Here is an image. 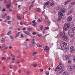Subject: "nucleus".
<instances>
[{
    "label": "nucleus",
    "mask_w": 75,
    "mask_h": 75,
    "mask_svg": "<svg viewBox=\"0 0 75 75\" xmlns=\"http://www.w3.org/2000/svg\"><path fill=\"white\" fill-rule=\"evenodd\" d=\"M43 28V27L42 26H41L40 28V30H42Z\"/></svg>",
    "instance_id": "680f3d73"
},
{
    "label": "nucleus",
    "mask_w": 75,
    "mask_h": 75,
    "mask_svg": "<svg viewBox=\"0 0 75 75\" xmlns=\"http://www.w3.org/2000/svg\"><path fill=\"white\" fill-rule=\"evenodd\" d=\"M11 60H12V61H16V59L14 58H12L11 59Z\"/></svg>",
    "instance_id": "a18cd8bd"
},
{
    "label": "nucleus",
    "mask_w": 75,
    "mask_h": 75,
    "mask_svg": "<svg viewBox=\"0 0 75 75\" xmlns=\"http://www.w3.org/2000/svg\"><path fill=\"white\" fill-rule=\"evenodd\" d=\"M42 19L41 18H39L38 19V22H40L41 21H42Z\"/></svg>",
    "instance_id": "5701e85b"
},
{
    "label": "nucleus",
    "mask_w": 75,
    "mask_h": 75,
    "mask_svg": "<svg viewBox=\"0 0 75 75\" xmlns=\"http://www.w3.org/2000/svg\"><path fill=\"white\" fill-rule=\"evenodd\" d=\"M68 34L70 37H73L74 35V31L72 30H69L68 31Z\"/></svg>",
    "instance_id": "7ed1b4c3"
},
{
    "label": "nucleus",
    "mask_w": 75,
    "mask_h": 75,
    "mask_svg": "<svg viewBox=\"0 0 75 75\" xmlns=\"http://www.w3.org/2000/svg\"><path fill=\"white\" fill-rule=\"evenodd\" d=\"M5 17V16L4 15L2 16V18H4Z\"/></svg>",
    "instance_id": "e2e57ef3"
},
{
    "label": "nucleus",
    "mask_w": 75,
    "mask_h": 75,
    "mask_svg": "<svg viewBox=\"0 0 75 75\" xmlns=\"http://www.w3.org/2000/svg\"><path fill=\"white\" fill-rule=\"evenodd\" d=\"M38 54V53L37 52H34L33 53V56H34V55H36V54Z\"/></svg>",
    "instance_id": "4be33fe9"
},
{
    "label": "nucleus",
    "mask_w": 75,
    "mask_h": 75,
    "mask_svg": "<svg viewBox=\"0 0 75 75\" xmlns=\"http://www.w3.org/2000/svg\"><path fill=\"white\" fill-rule=\"evenodd\" d=\"M37 24V23L36 22H35V23H33V26L34 27H35L36 26V25Z\"/></svg>",
    "instance_id": "f704fd0d"
},
{
    "label": "nucleus",
    "mask_w": 75,
    "mask_h": 75,
    "mask_svg": "<svg viewBox=\"0 0 75 75\" xmlns=\"http://www.w3.org/2000/svg\"><path fill=\"white\" fill-rule=\"evenodd\" d=\"M18 73H21V71L20 70H19L18 71Z\"/></svg>",
    "instance_id": "5fc2aeb1"
},
{
    "label": "nucleus",
    "mask_w": 75,
    "mask_h": 75,
    "mask_svg": "<svg viewBox=\"0 0 75 75\" xmlns=\"http://www.w3.org/2000/svg\"><path fill=\"white\" fill-rule=\"evenodd\" d=\"M20 32H18V34L16 35L15 36V38H16L17 37H18L19 35L20 34Z\"/></svg>",
    "instance_id": "f3484780"
},
{
    "label": "nucleus",
    "mask_w": 75,
    "mask_h": 75,
    "mask_svg": "<svg viewBox=\"0 0 75 75\" xmlns=\"http://www.w3.org/2000/svg\"><path fill=\"white\" fill-rule=\"evenodd\" d=\"M63 29L64 31V32H65V31H66L67 30V28H65V26H64L63 27Z\"/></svg>",
    "instance_id": "aec40b11"
},
{
    "label": "nucleus",
    "mask_w": 75,
    "mask_h": 75,
    "mask_svg": "<svg viewBox=\"0 0 75 75\" xmlns=\"http://www.w3.org/2000/svg\"><path fill=\"white\" fill-rule=\"evenodd\" d=\"M6 19L7 20H10V18H11L10 16H7L6 17Z\"/></svg>",
    "instance_id": "bb28decb"
},
{
    "label": "nucleus",
    "mask_w": 75,
    "mask_h": 75,
    "mask_svg": "<svg viewBox=\"0 0 75 75\" xmlns=\"http://www.w3.org/2000/svg\"><path fill=\"white\" fill-rule=\"evenodd\" d=\"M69 14H71V13H72L74 12V10H73L72 8L69 7Z\"/></svg>",
    "instance_id": "6e6552de"
},
{
    "label": "nucleus",
    "mask_w": 75,
    "mask_h": 75,
    "mask_svg": "<svg viewBox=\"0 0 75 75\" xmlns=\"http://www.w3.org/2000/svg\"><path fill=\"white\" fill-rule=\"evenodd\" d=\"M72 16H70L68 18L67 20L68 21H71L72 20Z\"/></svg>",
    "instance_id": "9b49d317"
},
{
    "label": "nucleus",
    "mask_w": 75,
    "mask_h": 75,
    "mask_svg": "<svg viewBox=\"0 0 75 75\" xmlns=\"http://www.w3.org/2000/svg\"><path fill=\"white\" fill-rule=\"evenodd\" d=\"M23 33L24 34H27V35H28L29 36H30L31 35V33L28 31H23Z\"/></svg>",
    "instance_id": "1a4fd4ad"
},
{
    "label": "nucleus",
    "mask_w": 75,
    "mask_h": 75,
    "mask_svg": "<svg viewBox=\"0 0 75 75\" xmlns=\"http://www.w3.org/2000/svg\"><path fill=\"white\" fill-rule=\"evenodd\" d=\"M45 19H47V17L46 16V15H45Z\"/></svg>",
    "instance_id": "338daca9"
},
{
    "label": "nucleus",
    "mask_w": 75,
    "mask_h": 75,
    "mask_svg": "<svg viewBox=\"0 0 75 75\" xmlns=\"http://www.w3.org/2000/svg\"><path fill=\"white\" fill-rule=\"evenodd\" d=\"M67 69L69 71H71L72 70V68L71 67V66H68V67H67Z\"/></svg>",
    "instance_id": "f8f14e48"
},
{
    "label": "nucleus",
    "mask_w": 75,
    "mask_h": 75,
    "mask_svg": "<svg viewBox=\"0 0 75 75\" xmlns=\"http://www.w3.org/2000/svg\"><path fill=\"white\" fill-rule=\"evenodd\" d=\"M20 51L18 50H17V51H16V53L17 54H18V53H19V52Z\"/></svg>",
    "instance_id": "13d9d810"
},
{
    "label": "nucleus",
    "mask_w": 75,
    "mask_h": 75,
    "mask_svg": "<svg viewBox=\"0 0 75 75\" xmlns=\"http://www.w3.org/2000/svg\"><path fill=\"white\" fill-rule=\"evenodd\" d=\"M65 59H66V60L69 59V57L67 55L65 56Z\"/></svg>",
    "instance_id": "412c9836"
},
{
    "label": "nucleus",
    "mask_w": 75,
    "mask_h": 75,
    "mask_svg": "<svg viewBox=\"0 0 75 75\" xmlns=\"http://www.w3.org/2000/svg\"><path fill=\"white\" fill-rule=\"evenodd\" d=\"M10 57H7V59L8 60H9V59H10Z\"/></svg>",
    "instance_id": "69168bd1"
},
{
    "label": "nucleus",
    "mask_w": 75,
    "mask_h": 75,
    "mask_svg": "<svg viewBox=\"0 0 75 75\" xmlns=\"http://www.w3.org/2000/svg\"><path fill=\"white\" fill-rule=\"evenodd\" d=\"M17 69V67L15 66L14 67V70H16Z\"/></svg>",
    "instance_id": "37998d69"
},
{
    "label": "nucleus",
    "mask_w": 75,
    "mask_h": 75,
    "mask_svg": "<svg viewBox=\"0 0 75 75\" xmlns=\"http://www.w3.org/2000/svg\"><path fill=\"white\" fill-rule=\"evenodd\" d=\"M40 72H43V69H40Z\"/></svg>",
    "instance_id": "79ce46f5"
},
{
    "label": "nucleus",
    "mask_w": 75,
    "mask_h": 75,
    "mask_svg": "<svg viewBox=\"0 0 75 75\" xmlns=\"http://www.w3.org/2000/svg\"><path fill=\"white\" fill-rule=\"evenodd\" d=\"M60 35L61 37L62 38H63L64 37H65V33L64 32H62L60 34Z\"/></svg>",
    "instance_id": "9d476101"
},
{
    "label": "nucleus",
    "mask_w": 75,
    "mask_h": 75,
    "mask_svg": "<svg viewBox=\"0 0 75 75\" xmlns=\"http://www.w3.org/2000/svg\"><path fill=\"white\" fill-rule=\"evenodd\" d=\"M2 60H5L6 59V57H3L1 58Z\"/></svg>",
    "instance_id": "c9c22d12"
},
{
    "label": "nucleus",
    "mask_w": 75,
    "mask_h": 75,
    "mask_svg": "<svg viewBox=\"0 0 75 75\" xmlns=\"http://www.w3.org/2000/svg\"><path fill=\"white\" fill-rule=\"evenodd\" d=\"M27 75H30V71H27Z\"/></svg>",
    "instance_id": "a19ab883"
},
{
    "label": "nucleus",
    "mask_w": 75,
    "mask_h": 75,
    "mask_svg": "<svg viewBox=\"0 0 75 75\" xmlns=\"http://www.w3.org/2000/svg\"><path fill=\"white\" fill-rule=\"evenodd\" d=\"M8 49V47H7V46H6L5 47V48H4L5 50H7Z\"/></svg>",
    "instance_id": "8fccbe9b"
},
{
    "label": "nucleus",
    "mask_w": 75,
    "mask_h": 75,
    "mask_svg": "<svg viewBox=\"0 0 75 75\" xmlns=\"http://www.w3.org/2000/svg\"><path fill=\"white\" fill-rule=\"evenodd\" d=\"M44 30H47V27H45Z\"/></svg>",
    "instance_id": "774afa93"
},
{
    "label": "nucleus",
    "mask_w": 75,
    "mask_h": 75,
    "mask_svg": "<svg viewBox=\"0 0 75 75\" xmlns=\"http://www.w3.org/2000/svg\"><path fill=\"white\" fill-rule=\"evenodd\" d=\"M47 5L49 7L52 6L54 5V3H53V1L51 2V0H50L47 1Z\"/></svg>",
    "instance_id": "20e7f679"
},
{
    "label": "nucleus",
    "mask_w": 75,
    "mask_h": 75,
    "mask_svg": "<svg viewBox=\"0 0 75 75\" xmlns=\"http://www.w3.org/2000/svg\"><path fill=\"white\" fill-rule=\"evenodd\" d=\"M1 43H4L6 42V39L4 38H3L1 40Z\"/></svg>",
    "instance_id": "ddd939ff"
},
{
    "label": "nucleus",
    "mask_w": 75,
    "mask_h": 75,
    "mask_svg": "<svg viewBox=\"0 0 75 75\" xmlns=\"http://www.w3.org/2000/svg\"><path fill=\"white\" fill-rule=\"evenodd\" d=\"M21 37H22V38H24V36H23V35L22 34H21Z\"/></svg>",
    "instance_id": "c03bdc74"
},
{
    "label": "nucleus",
    "mask_w": 75,
    "mask_h": 75,
    "mask_svg": "<svg viewBox=\"0 0 75 75\" xmlns=\"http://www.w3.org/2000/svg\"><path fill=\"white\" fill-rule=\"evenodd\" d=\"M60 47H61V49L62 50H66L67 47V44L64 42H61Z\"/></svg>",
    "instance_id": "f03ea898"
},
{
    "label": "nucleus",
    "mask_w": 75,
    "mask_h": 75,
    "mask_svg": "<svg viewBox=\"0 0 75 75\" xmlns=\"http://www.w3.org/2000/svg\"><path fill=\"white\" fill-rule=\"evenodd\" d=\"M10 39H11V40H13V37H12V36H10Z\"/></svg>",
    "instance_id": "49530a36"
},
{
    "label": "nucleus",
    "mask_w": 75,
    "mask_h": 75,
    "mask_svg": "<svg viewBox=\"0 0 75 75\" xmlns=\"http://www.w3.org/2000/svg\"><path fill=\"white\" fill-rule=\"evenodd\" d=\"M11 56H12V57H14H14H15V56L13 54H11Z\"/></svg>",
    "instance_id": "09e8293b"
},
{
    "label": "nucleus",
    "mask_w": 75,
    "mask_h": 75,
    "mask_svg": "<svg viewBox=\"0 0 75 75\" xmlns=\"http://www.w3.org/2000/svg\"><path fill=\"white\" fill-rule=\"evenodd\" d=\"M64 71V70L62 69H59V74H61V73L63 72Z\"/></svg>",
    "instance_id": "dca6fc26"
},
{
    "label": "nucleus",
    "mask_w": 75,
    "mask_h": 75,
    "mask_svg": "<svg viewBox=\"0 0 75 75\" xmlns=\"http://www.w3.org/2000/svg\"><path fill=\"white\" fill-rule=\"evenodd\" d=\"M36 32H33V35H35V34H36Z\"/></svg>",
    "instance_id": "bf43d9fd"
},
{
    "label": "nucleus",
    "mask_w": 75,
    "mask_h": 75,
    "mask_svg": "<svg viewBox=\"0 0 75 75\" xmlns=\"http://www.w3.org/2000/svg\"><path fill=\"white\" fill-rule=\"evenodd\" d=\"M47 6V2H46L45 4L44 5V8H45Z\"/></svg>",
    "instance_id": "a878e982"
},
{
    "label": "nucleus",
    "mask_w": 75,
    "mask_h": 75,
    "mask_svg": "<svg viewBox=\"0 0 75 75\" xmlns=\"http://www.w3.org/2000/svg\"><path fill=\"white\" fill-rule=\"evenodd\" d=\"M58 67L59 69H61L64 68V65L62 64V62H61Z\"/></svg>",
    "instance_id": "423d86ee"
},
{
    "label": "nucleus",
    "mask_w": 75,
    "mask_h": 75,
    "mask_svg": "<svg viewBox=\"0 0 75 75\" xmlns=\"http://www.w3.org/2000/svg\"><path fill=\"white\" fill-rule=\"evenodd\" d=\"M66 9H65L64 8L63 9H61L58 12V18L57 19V21H59L61 20V18L63 16V13H64Z\"/></svg>",
    "instance_id": "f257e3e1"
},
{
    "label": "nucleus",
    "mask_w": 75,
    "mask_h": 75,
    "mask_svg": "<svg viewBox=\"0 0 75 75\" xmlns=\"http://www.w3.org/2000/svg\"><path fill=\"white\" fill-rule=\"evenodd\" d=\"M37 45L38 47H41V48H42V46L39 43L37 44Z\"/></svg>",
    "instance_id": "6ab92c4d"
},
{
    "label": "nucleus",
    "mask_w": 75,
    "mask_h": 75,
    "mask_svg": "<svg viewBox=\"0 0 75 75\" xmlns=\"http://www.w3.org/2000/svg\"><path fill=\"white\" fill-rule=\"evenodd\" d=\"M26 29V28H25L24 27V28L23 29V31H24V30H25Z\"/></svg>",
    "instance_id": "052dcab7"
},
{
    "label": "nucleus",
    "mask_w": 75,
    "mask_h": 75,
    "mask_svg": "<svg viewBox=\"0 0 75 75\" xmlns=\"http://www.w3.org/2000/svg\"><path fill=\"white\" fill-rule=\"evenodd\" d=\"M13 28L12 27H10L9 28V30H12L13 29Z\"/></svg>",
    "instance_id": "de8ad7c7"
},
{
    "label": "nucleus",
    "mask_w": 75,
    "mask_h": 75,
    "mask_svg": "<svg viewBox=\"0 0 75 75\" xmlns=\"http://www.w3.org/2000/svg\"><path fill=\"white\" fill-rule=\"evenodd\" d=\"M17 18L18 19L20 20H21V18L18 16H17Z\"/></svg>",
    "instance_id": "473e14b6"
},
{
    "label": "nucleus",
    "mask_w": 75,
    "mask_h": 75,
    "mask_svg": "<svg viewBox=\"0 0 75 75\" xmlns=\"http://www.w3.org/2000/svg\"><path fill=\"white\" fill-rule=\"evenodd\" d=\"M30 47H34V45H32V43H31L30 45H29Z\"/></svg>",
    "instance_id": "e433bc0d"
},
{
    "label": "nucleus",
    "mask_w": 75,
    "mask_h": 75,
    "mask_svg": "<svg viewBox=\"0 0 75 75\" xmlns=\"http://www.w3.org/2000/svg\"><path fill=\"white\" fill-rule=\"evenodd\" d=\"M34 41H35V39H33L32 40V44H35V42Z\"/></svg>",
    "instance_id": "393cba45"
},
{
    "label": "nucleus",
    "mask_w": 75,
    "mask_h": 75,
    "mask_svg": "<svg viewBox=\"0 0 75 75\" xmlns=\"http://www.w3.org/2000/svg\"><path fill=\"white\" fill-rule=\"evenodd\" d=\"M67 28H69L70 26H74V23L73 22H70V23H67Z\"/></svg>",
    "instance_id": "39448f33"
},
{
    "label": "nucleus",
    "mask_w": 75,
    "mask_h": 75,
    "mask_svg": "<svg viewBox=\"0 0 75 75\" xmlns=\"http://www.w3.org/2000/svg\"><path fill=\"white\" fill-rule=\"evenodd\" d=\"M73 6H75V2L72 3Z\"/></svg>",
    "instance_id": "603ef678"
},
{
    "label": "nucleus",
    "mask_w": 75,
    "mask_h": 75,
    "mask_svg": "<svg viewBox=\"0 0 75 75\" xmlns=\"http://www.w3.org/2000/svg\"><path fill=\"white\" fill-rule=\"evenodd\" d=\"M75 51V49L74 47L73 46H71L70 49V52L73 53Z\"/></svg>",
    "instance_id": "0eeeda50"
},
{
    "label": "nucleus",
    "mask_w": 75,
    "mask_h": 75,
    "mask_svg": "<svg viewBox=\"0 0 75 75\" xmlns=\"http://www.w3.org/2000/svg\"><path fill=\"white\" fill-rule=\"evenodd\" d=\"M71 1V0H68L67 1H65L64 3V5H66L67 4H68V3H69V2H70Z\"/></svg>",
    "instance_id": "4468645a"
},
{
    "label": "nucleus",
    "mask_w": 75,
    "mask_h": 75,
    "mask_svg": "<svg viewBox=\"0 0 75 75\" xmlns=\"http://www.w3.org/2000/svg\"><path fill=\"white\" fill-rule=\"evenodd\" d=\"M59 69H59V67L57 66V68H56L55 69V71H57V72H58V71L59 70Z\"/></svg>",
    "instance_id": "a211bd4d"
},
{
    "label": "nucleus",
    "mask_w": 75,
    "mask_h": 75,
    "mask_svg": "<svg viewBox=\"0 0 75 75\" xmlns=\"http://www.w3.org/2000/svg\"><path fill=\"white\" fill-rule=\"evenodd\" d=\"M36 10L38 12L40 11H41V10L40 8H37V9H36Z\"/></svg>",
    "instance_id": "4c0bfd02"
},
{
    "label": "nucleus",
    "mask_w": 75,
    "mask_h": 75,
    "mask_svg": "<svg viewBox=\"0 0 75 75\" xmlns=\"http://www.w3.org/2000/svg\"><path fill=\"white\" fill-rule=\"evenodd\" d=\"M68 73L67 72H64L63 73V75H68Z\"/></svg>",
    "instance_id": "cd10ccee"
},
{
    "label": "nucleus",
    "mask_w": 75,
    "mask_h": 75,
    "mask_svg": "<svg viewBox=\"0 0 75 75\" xmlns=\"http://www.w3.org/2000/svg\"><path fill=\"white\" fill-rule=\"evenodd\" d=\"M44 50L45 52L47 51V46H45V49H44Z\"/></svg>",
    "instance_id": "b1692460"
},
{
    "label": "nucleus",
    "mask_w": 75,
    "mask_h": 75,
    "mask_svg": "<svg viewBox=\"0 0 75 75\" xmlns=\"http://www.w3.org/2000/svg\"><path fill=\"white\" fill-rule=\"evenodd\" d=\"M11 21H8V24H11Z\"/></svg>",
    "instance_id": "72a5a7b5"
},
{
    "label": "nucleus",
    "mask_w": 75,
    "mask_h": 75,
    "mask_svg": "<svg viewBox=\"0 0 75 75\" xmlns=\"http://www.w3.org/2000/svg\"><path fill=\"white\" fill-rule=\"evenodd\" d=\"M37 64H33V66L34 67H37Z\"/></svg>",
    "instance_id": "58836bf2"
},
{
    "label": "nucleus",
    "mask_w": 75,
    "mask_h": 75,
    "mask_svg": "<svg viewBox=\"0 0 75 75\" xmlns=\"http://www.w3.org/2000/svg\"><path fill=\"white\" fill-rule=\"evenodd\" d=\"M35 20H37V19H38V17L37 16H35Z\"/></svg>",
    "instance_id": "3c124183"
},
{
    "label": "nucleus",
    "mask_w": 75,
    "mask_h": 75,
    "mask_svg": "<svg viewBox=\"0 0 75 75\" xmlns=\"http://www.w3.org/2000/svg\"><path fill=\"white\" fill-rule=\"evenodd\" d=\"M38 37H40L41 36V34H38Z\"/></svg>",
    "instance_id": "0e129e2a"
},
{
    "label": "nucleus",
    "mask_w": 75,
    "mask_h": 75,
    "mask_svg": "<svg viewBox=\"0 0 75 75\" xmlns=\"http://www.w3.org/2000/svg\"><path fill=\"white\" fill-rule=\"evenodd\" d=\"M68 63L69 64H70L71 63V60H69L68 61Z\"/></svg>",
    "instance_id": "864d4df0"
},
{
    "label": "nucleus",
    "mask_w": 75,
    "mask_h": 75,
    "mask_svg": "<svg viewBox=\"0 0 75 75\" xmlns=\"http://www.w3.org/2000/svg\"><path fill=\"white\" fill-rule=\"evenodd\" d=\"M28 31H31V30H32V28H28Z\"/></svg>",
    "instance_id": "2f4dec72"
},
{
    "label": "nucleus",
    "mask_w": 75,
    "mask_h": 75,
    "mask_svg": "<svg viewBox=\"0 0 75 75\" xmlns=\"http://www.w3.org/2000/svg\"><path fill=\"white\" fill-rule=\"evenodd\" d=\"M9 68L11 69L13 68V66H12V65H10L9 66Z\"/></svg>",
    "instance_id": "ea45409f"
},
{
    "label": "nucleus",
    "mask_w": 75,
    "mask_h": 75,
    "mask_svg": "<svg viewBox=\"0 0 75 75\" xmlns=\"http://www.w3.org/2000/svg\"><path fill=\"white\" fill-rule=\"evenodd\" d=\"M2 11H6V9H3L2 10Z\"/></svg>",
    "instance_id": "4d7b16f0"
},
{
    "label": "nucleus",
    "mask_w": 75,
    "mask_h": 75,
    "mask_svg": "<svg viewBox=\"0 0 75 75\" xmlns=\"http://www.w3.org/2000/svg\"><path fill=\"white\" fill-rule=\"evenodd\" d=\"M57 10H58L60 9V7H58L57 8Z\"/></svg>",
    "instance_id": "6e6d98bb"
},
{
    "label": "nucleus",
    "mask_w": 75,
    "mask_h": 75,
    "mask_svg": "<svg viewBox=\"0 0 75 75\" xmlns=\"http://www.w3.org/2000/svg\"><path fill=\"white\" fill-rule=\"evenodd\" d=\"M6 7L7 8H10V4L7 5Z\"/></svg>",
    "instance_id": "7c9ffc66"
},
{
    "label": "nucleus",
    "mask_w": 75,
    "mask_h": 75,
    "mask_svg": "<svg viewBox=\"0 0 75 75\" xmlns=\"http://www.w3.org/2000/svg\"><path fill=\"white\" fill-rule=\"evenodd\" d=\"M69 7H72L73 6V4H72V3H71L69 5Z\"/></svg>",
    "instance_id": "c756f323"
},
{
    "label": "nucleus",
    "mask_w": 75,
    "mask_h": 75,
    "mask_svg": "<svg viewBox=\"0 0 75 75\" xmlns=\"http://www.w3.org/2000/svg\"><path fill=\"white\" fill-rule=\"evenodd\" d=\"M11 30H10L7 33V35H10V34H11Z\"/></svg>",
    "instance_id": "c85d7f7f"
},
{
    "label": "nucleus",
    "mask_w": 75,
    "mask_h": 75,
    "mask_svg": "<svg viewBox=\"0 0 75 75\" xmlns=\"http://www.w3.org/2000/svg\"><path fill=\"white\" fill-rule=\"evenodd\" d=\"M62 38H63V39L64 40H65V41H67V40H68V37H67L66 35L65 36H64Z\"/></svg>",
    "instance_id": "2eb2a0df"
}]
</instances>
